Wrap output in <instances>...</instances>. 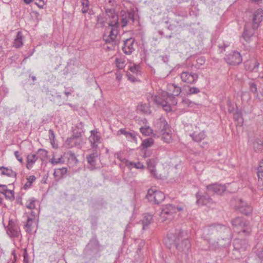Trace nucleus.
Returning a JSON list of instances; mask_svg holds the SVG:
<instances>
[{"instance_id": "obj_49", "label": "nucleus", "mask_w": 263, "mask_h": 263, "mask_svg": "<svg viewBox=\"0 0 263 263\" xmlns=\"http://www.w3.org/2000/svg\"><path fill=\"white\" fill-rule=\"evenodd\" d=\"M4 195L6 199L10 200H12L14 198L13 192L11 190H8Z\"/></svg>"}, {"instance_id": "obj_18", "label": "nucleus", "mask_w": 263, "mask_h": 263, "mask_svg": "<svg viewBox=\"0 0 263 263\" xmlns=\"http://www.w3.org/2000/svg\"><path fill=\"white\" fill-rule=\"evenodd\" d=\"M190 136L192 138V139L196 142H200L202 140H203L206 136L204 131L199 132L195 131L192 134H190Z\"/></svg>"}, {"instance_id": "obj_30", "label": "nucleus", "mask_w": 263, "mask_h": 263, "mask_svg": "<svg viewBox=\"0 0 263 263\" xmlns=\"http://www.w3.org/2000/svg\"><path fill=\"white\" fill-rule=\"evenodd\" d=\"M67 155L68 156L67 157L68 162L69 164L72 165V166L76 164L78 160L77 159L76 155L74 153L69 151L67 152Z\"/></svg>"}, {"instance_id": "obj_26", "label": "nucleus", "mask_w": 263, "mask_h": 263, "mask_svg": "<svg viewBox=\"0 0 263 263\" xmlns=\"http://www.w3.org/2000/svg\"><path fill=\"white\" fill-rule=\"evenodd\" d=\"M23 35L21 31L17 33L16 36L13 42V46L16 48H20L23 46Z\"/></svg>"}, {"instance_id": "obj_11", "label": "nucleus", "mask_w": 263, "mask_h": 263, "mask_svg": "<svg viewBox=\"0 0 263 263\" xmlns=\"http://www.w3.org/2000/svg\"><path fill=\"white\" fill-rule=\"evenodd\" d=\"M239 204L236 206V209L240 213L248 216L251 214L252 208L250 205L245 203L241 199H239Z\"/></svg>"}, {"instance_id": "obj_55", "label": "nucleus", "mask_w": 263, "mask_h": 263, "mask_svg": "<svg viewBox=\"0 0 263 263\" xmlns=\"http://www.w3.org/2000/svg\"><path fill=\"white\" fill-rule=\"evenodd\" d=\"M14 155L16 158V159L20 162L21 163H23V158L21 156V154L18 151H15L14 152Z\"/></svg>"}, {"instance_id": "obj_25", "label": "nucleus", "mask_w": 263, "mask_h": 263, "mask_svg": "<svg viewBox=\"0 0 263 263\" xmlns=\"http://www.w3.org/2000/svg\"><path fill=\"white\" fill-rule=\"evenodd\" d=\"M118 134H122L125 136V137L129 140H135L136 139V136L134 135V133H131L130 132L126 130L125 129L121 128L118 132Z\"/></svg>"}, {"instance_id": "obj_29", "label": "nucleus", "mask_w": 263, "mask_h": 263, "mask_svg": "<svg viewBox=\"0 0 263 263\" xmlns=\"http://www.w3.org/2000/svg\"><path fill=\"white\" fill-rule=\"evenodd\" d=\"M172 86L174 87V90L173 91V93H167V95H168L169 98H172L174 99V102H173V103L174 104L175 103L176 104V102H175V98L174 96H178L181 92V89L180 87H178L175 84H173Z\"/></svg>"}, {"instance_id": "obj_5", "label": "nucleus", "mask_w": 263, "mask_h": 263, "mask_svg": "<svg viewBox=\"0 0 263 263\" xmlns=\"http://www.w3.org/2000/svg\"><path fill=\"white\" fill-rule=\"evenodd\" d=\"M182 210L183 208L180 206H176L171 204H166L162 208L160 216L163 219V220H165L169 219V217L172 216L173 214Z\"/></svg>"}, {"instance_id": "obj_19", "label": "nucleus", "mask_w": 263, "mask_h": 263, "mask_svg": "<svg viewBox=\"0 0 263 263\" xmlns=\"http://www.w3.org/2000/svg\"><path fill=\"white\" fill-rule=\"evenodd\" d=\"M0 170H2L1 174L9 177H14L16 178L17 173L12 170L5 166H0Z\"/></svg>"}, {"instance_id": "obj_52", "label": "nucleus", "mask_w": 263, "mask_h": 263, "mask_svg": "<svg viewBox=\"0 0 263 263\" xmlns=\"http://www.w3.org/2000/svg\"><path fill=\"white\" fill-rule=\"evenodd\" d=\"M48 133H49V138L50 140L51 143H52V142H54V139L55 136H54V132L52 129H50L49 130Z\"/></svg>"}, {"instance_id": "obj_57", "label": "nucleus", "mask_w": 263, "mask_h": 263, "mask_svg": "<svg viewBox=\"0 0 263 263\" xmlns=\"http://www.w3.org/2000/svg\"><path fill=\"white\" fill-rule=\"evenodd\" d=\"M35 4L40 8H43V6L45 5L44 0H35Z\"/></svg>"}, {"instance_id": "obj_2", "label": "nucleus", "mask_w": 263, "mask_h": 263, "mask_svg": "<svg viewBox=\"0 0 263 263\" xmlns=\"http://www.w3.org/2000/svg\"><path fill=\"white\" fill-rule=\"evenodd\" d=\"M165 241L171 246L174 245L180 252H187L191 246L187 233L181 230H176L175 233H168Z\"/></svg>"}, {"instance_id": "obj_42", "label": "nucleus", "mask_w": 263, "mask_h": 263, "mask_svg": "<svg viewBox=\"0 0 263 263\" xmlns=\"http://www.w3.org/2000/svg\"><path fill=\"white\" fill-rule=\"evenodd\" d=\"M83 132L80 131L77 128H74L72 132V136L79 139H82V133Z\"/></svg>"}, {"instance_id": "obj_21", "label": "nucleus", "mask_w": 263, "mask_h": 263, "mask_svg": "<svg viewBox=\"0 0 263 263\" xmlns=\"http://www.w3.org/2000/svg\"><path fill=\"white\" fill-rule=\"evenodd\" d=\"M91 135L89 137V140L91 143V146L92 148H96L97 147L96 143L100 142V137L97 135L98 132L95 130H91Z\"/></svg>"}, {"instance_id": "obj_43", "label": "nucleus", "mask_w": 263, "mask_h": 263, "mask_svg": "<svg viewBox=\"0 0 263 263\" xmlns=\"http://www.w3.org/2000/svg\"><path fill=\"white\" fill-rule=\"evenodd\" d=\"M162 139L164 142L169 143L171 141V136L167 132L162 133Z\"/></svg>"}, {"instance_id": "obj_62", "label": "nucleus", "mask_w": 263, "mask_h": 263, "mask_svg": "<svg viewBox=\"0 0 263 263\" xmlns=\"http://www.w3.org/2000/svg\"><path fill=\"white\" fill-rule=\"evenodd\" d=\"M143 151V157H148L151 155L152 152L150 151L147 150V149H142Z\"/></svg>"}, {"instance_id": "obj_24", "label": "nucleus", "mask_w": 263, "mask_h": 263, "mask_svg": "<svg viewBox=\"0 0 263 263\" xmlns=\"http://www.w3.org/2000/svg\"><path fill=\"white\" fill-rule=\"evenodd\" d=\"M153 219V216L152 215L145 214L144 215L143 219L142 220V223L143 224V229L146 230L148 229L149 225L151 224Z\"/></svg>"}, {"instance_id": "obj_54", "label": "nucleus", "mask_w": 263, "mask_h": 263, "mask_svg": "<svg viewBox=\"0 0 263 263\" xmlns=\"http://www.w3.org/2000/svg\"><path fill=\"white\" fill-rule=\"evenodd\" d=\"M139 66L134 65V66L130 67L129 69L133 73H138L139 71Z\"/></svg>"}, {"instance_id": "obj_15", "label": "nucleus", "mask_w": 263, "mask_h": 263, "mask_svg": "<svg viewBox=\"0 0 263 263\" xmlns=\"http://www.w3.org/2000/svg\"><path fill=\"white\" fill-rule=\"evenodd\" d=\"M249 142L252 146L254 152L258 153L262 149L263 141L262 139L258 137H254L253 139H249Z\"/></svg>"}, {"instance_id": "obj_64", "label": "nucleus", "mask_w": 263, "mask_h": 263, "mask_svg": "<svg viewBox=\"0 0 263 263\" xmlns=\"http://www.w3.org/2000/svg\"><path fill=\"white\" fill-rule=\"evenodd\" d=\"M258 170L259 171V173L263 172V159L259 163Z\"/></svg>"}, {"instance_id": "obj_59", "label": "nucleus", "mask_w": 263, "mask_h": 263, "mask_svg": "<svg viewBox=\"0 0 263 263\" xmlns=\"http://www.w3.org/2000/svg\"><path fill=\"white\" fill-rule=\"evenodd\" d=\"M97 23L100 24L102 26H104V21L103 17L100 15L97 17Z\"/></svg>"}, {"instance_id": "obj_45", "label": "nucleus", "mask_w": 263, "mask_h": 263, "mask_svg": "<svg viewBox=\"0 0 263 263\" xmlns=\"http://www.w3.org/2000/svg\"><path fill=\"white\" fill-rule=\"evenodd\" d=\"M51 163L53 165L57 164L58 163H64V160H63V157L62 156L60 157L58 159H55L53 157L50 161Z\"/></svg>"}, {"instance_id": "obj_28", "label": "nucleus", "mask_w": 263, "mask_h": 263, "mask_svg": "<svg viewBox=\"0 0 263 263\" xmlns=\"http://www.w3.org/2000/svg\"><path fill=\"white\" fill-rule=\"evenodd\" d=\"M37 159L38 157L35 154H30L28 155L27 158V168L28 169H30L32 164L35 162Z\"/></svg>"}, {"instance_id": "obj_46", "label": "nucleus", "mask_w": 263, "mask_h": 263, "mask_svg": "<svg viewBox=\"0 0 263 263\" xmlns=\"http://www.w3.org/2000/svg\"><path fill=\"white\" fill-rule=\"evenodd\" d=\"M33 223V219L30 217H28L27 221L26 222V223L25 224V227L27 228L26 231L28 233H30L31 232V226Z\"/></svg>"}, {"instance_id": "obj_8", "label": "nucleus", "mask_w": 263, "mask_h": 263, "mask_svg": "<svg viewBox=\"0 0 263 263\" xmlns=\"http://www.w3.org/2000/svg\"><path fill=\"white\" fill-rule=\"evenodd\" d=\"M182 81L184 82L194 84L198 79V75L195 72L192 71H183L180 75Z\"/></svg>"}, {"instance_id": "obj_23", "label": "nucleus", "mask_w": 263, "mask_h": 263, "mask_svg": "<svg viewBox=\"0 0 263 263\" xmlns=\"http://www.w3.org/2000/svg\"><path fill=\"white\" fill-rule=\"evenodd\" d=\"M255 29H254L253 27L252 28H248L246 26H245L242 34L243 39L246 41L248 42L250 40L251 37L254 34Z\"/></svg>"}, {"instance_id": "obj_17", "label": "nucleus", "mask_w": 263, "mask_h": 263, "mask_svg": "<svg viewBox=\"0 0 263 263\" xmlns=\"http://www.w3.org/2000/svg\"><path fill=\"white\" fill-rule=\"evenodd\" d=\"M151 98L154 102L157 105L162 106L163 104H166V102L167 101V100L169 97L167 93H165L162 95L155 96L154 97L152 96Z\"/></svg>"}, {"instance_id": "obj_35", "label": "nucleus", "mask_w": 263, "mask_h": 263, "mask_svg": "<svg viewBox=\"0 0 263 263\" xmlns=\"http://www.w3.org/2000/svg\"><path fill=\"white\" fill-rule=\"evenodd\" d=\"M140 132L144 136H149L153 133V130L149 126L141 127L140 128Z\"/></svg>"}, {"instance_id": "obj_61", "label": "nucleus", "mask_w": 263, "mask_h": 263, "mask_svg": "<svg viewBox=\"0 0 263 263\" xmlns=\"http://www.w3.org/2000/svg\"><path fill=\"white\" fill-rule=\"evenodd\" d=\"M162 106L163 109L166 111H170L171 110V107L170 105H168L167 101L166 102V104H163Z\"/></svg>"}, {"instance_id": "obj_40", "label": "nucleus", "mask_w": 263, "mask_h": 263, "mask_svg": "<svg viewBox=\"0 0 263 263\" xmlns=\"http://www.w3.org/2000/svg\"><path fill=\"white\" fill-rule=\"evenodd\" d=\"M234 119L235 121H236L239 123L242 122L243 119L242 117V114L240 111L237 110L234 114Z\"/></svg>"}, {"instance_id": "obj_53", "label": "nucleus", "mask_w": 263, "mask_h": 263, "mask_svg": "<svg viewBox=\"0 0 263 263\" xmlns=\"http://www.w3.org/2000/svg\"><path fill=\"white\" fill-rule=\"evenodd\" d=\"M256 255L258 258L259 259V260L261 262L263 261V249H261L260 250H258L257 251Z\"/></svg>"}, {"instance_id": "obj_47", "label": "nucleus", "mask_w": 263, "mask_h": 263, "mask_svg": "<svg viewBox=\"0 0 263 263\" xmlns=\"http://www.w3.org/2000/svg\"><path fill=\"white\" fill-rule=\"evenodd\" d=\"M8 231H9L13 237H17L18 236V232L14 229L12 226H10V221H9Z\"/></svg>"}, {"instance_id": "obj_48", "label": "nucleus", "mask_w": 263, "mask_h": 263, "mask_svg": "<svg viewBox=\"0 0 263 263\" xmlns=\"http://www.w3.org/2000/svg\"><path fill=\"white\" fill-rule=\"evenodd\" d=\"M200 92V90L199 88L193 87H190L188 89V90L186 91L188 95H193V94H197Z\"/></svg>"}, {"instance_id": "obj_14", "label": "nucleus", "mask_w": 263, "mask_h": 263, "mask_svg": "<svg viewBox=\"0 0 263 263\" xmlns=\"http://www.w3.org/2000/svg\"><path fill=\"white\" fill-rule=\"evenodd\" d=\"M135 42V39L130 37L124 41V46L122 50L126 54H130L134 51V48L133 44Z\"/></svg>"}, {"instance_id": "obj_10", "label": "nucleus", "mask_w": 263, "mask_h": 263, "mask_svg": "<svg viewBox=\"0 0 263 263\" xmlns=\"http://www.w3.org/2000/svg\"><path fill=\"white\" fill-rule=\"evenodd\" d=\"M206 187L209 191L219 195H221L226 190V186L224 185L218 183L209 184Z\"/></svg>"}, {"instance_id": "obj_37", "label": "nucleus", "mask_w": 263, "mask_h": 263, "mask_svg": "<svg viewBox=\"0 0 263 263\" xmlns=\"http://www.w3.org/2000/svg\"><path fill=\"white\" fill-rule=\"evenodd\" d=\"M259 65V63L257 60L252 61L250 62L249 69L252 71L257 72Z\"/></svg>"}, {"instance_id": "obj_4", "label": "nucleus", "mask_w": 263, "mask_h": 263, "mask_svg": "<svg viewBox=\"0 0 263 263\" xmlns=\"http://www.w3.org/2000/svg\"><path fill=\"white\" fill-rule=\"evenodd\" d=\"M113 18H116V21H111L109 23V26L111 27L109 34L107 39L105 40L106 43H111L112 45L117 44V41L115 40L116 36L118 33L117 28L119 26L118 22V15H114Z\"/></svg>"}, {"instance_id": "obj_50", "label": "nucleus", "mask_w": 263, "mask_h": 263, "mask_svg": "<svg viewBox=\"0 0 263 263\" xmlns=\"http://www.w3.org/2000/svg\"><path fill=\"white\" fill-rule=\"evenodd\" d=\"M126 14H127L126 15L127 16L128 20H132L133 22H134V21H135V18H134L135 12H134V10H132L130 11H127V12L126 11Z\"/></svg>"}, {"instance_id": "obj_60", "label": "nucleus", "mask_w": 263, "mask_h": 263, "mask_svg": "<svg viewBox=\"0 0 263 263\" xmlns=\"http://www.w3.org/2000/svg\"><path fill=\"white\" fill-rule=\"evenodd\" d=\"M228 111L230 113H232L234 110V107L233 105L232 104L230 101H229L228 103Z\"/></svg>"}, {"instance_id": "obj_34", "label": "nucleus", "mask_w": 263, "mask_h": 263, "mask_svg": "<svg viewBox=\"0 0 263 263\" xmlns=\"http://www.w3.org/2000/svg\"><path fill=\"white\" fill-rule=\"evenodd\" d=\"M27 182L24 184V189L27 190L30 188L32 183L36 180V177L34 175L29 176L27 178Z\"/></svg>"}, {"instance_id": "obj_20", "label": "nucleus", "mask_w": 263, "mask_h": 263, "mask_svg": "<svg viewBox=\"0 0 263 263\" xmlns=\"http://www.w3.org/2000/svg\"><path fill=\"white\" fill-rule=\"evenodd\" d=\"M98 157V154L96 151H93V153L86 157L88 163L92 167H95L96 164V159Z\"/></svg>"}, {"instance_id": "obj_38", "label": "nucleus", "mask_w": 263, "mask_h": 263, "mask_svg": "<svg viewBox=\"0 0 263 263\" xmlns=\"http://www.w3.org/2000/svg\"><path fill=\"white\" fill-rule=\"evenodd\" d=\"M160 126L162 127L161 132H166L169 128V125H168L166 121L164 119H160Z\"/></svg>"}, {"instance_id": "obj_16", "label": "nucleus", "mask_w": 263, "mask_h": 263, "mask_svg": "<svg viewBox=\"0 0 263 263\" xmlns=\"http://www.w3.org/2000/svg\"><path fill=\"white\" fill-rule=\"evenodd\" d=\"M83 143L82 139H79L71 136L67 138L65 142L66 147L70 148L75 146L79 147Z\"/></svg>"}, {"instance_id": "obj_33", "label": "nucleus", "mask_w": 263, "mask_h": 263, "mask_svg": "<svg viewBox=\"0 0 263 263\" xmlns=\"http://www.w3.org/2000/svg\"><path fill=\"white\" fill-rule=\"evenodd\" d=\"M126 15L125 11L122 10L120 12V21L122 27H124L127 25L128 18Z\"/></svg>"}, {"instance_id": "obj_44", "label": "nucleus", "mask_w": 263, "mask_h": 263, "mask_svg": "<svg viewBox=\"0 0 263 263\" xmlns=\"http://www.w3.org/2000/svg\"><path fill=\"white\" fill-rule=\"evenodd\" d=\"M37 154L39 155L38 158L40 157V159L43 160L47 157V152L43 149H39Z\"/></svg>"}, {"instance_id": "obj_36", "label": "nucleus", "mask_w": 263, "mask_h": 263, "mask_svg": "<svg viewBox=\"0 0 263 263\" xmlns=\"http://www.w3.org/2000/svg\"><path fill=\"white\" fill-rule=\"evenodd\" d=\"M154 194L155 190L150 189L147 191V193L145 197L149 202H152L153 203H154Z\"/></svg>"}, {"instance_id": "obj_56", "label": "nucleus", "mask_w": 263, "mask_h": 263, "mask_svg": "<svg viewBox=\"0 0 263 263\" xmlns=\"http://www.w3.org/2000/svg\"><path fill=\"white\" fill-rule=\"evenodd\" d=\"M74 128H77L80 131L84 132L83 128H84V124L82 122H80L77 124Z\"/></svg>"}, {"instance_id": "obj_7", "label": "nucleus", "mask_w": 263, "mask_h": 263, "mask_svg": "<svg viewBox=\"0 0 263 263\" xmlns=\"http://www.w3.org/2000/svg\"><path fill=\"white\" fill-rule=\"evenodd\" d=\"M196 204L200 205H206L213 203L212 199L210 197L207 193L201 194L198 192L196 195Z\"/></svg>"}, {"instance_id": "obj_22", "label": "nucleus", "mask_w": 263, "mask_h": 263, "mask_svg": "<svg viewBox=\"0 0 263 263\" xmlns=\"http://www.w3.org/2000/svg\"><path fill=\"white\" fill-rule=\"evenodd\" d=\"M165 198L164 194L163 192L155 190L154 204H159L164 200Z\"/></svg>"}, {"instance_id": "obj_39", "label": "nucleus", "mask_w": 263, "mask_h": 263, "mask_svg": "<svg viewBox=\"0 0 263 263\" xmlns=\"http://www.w3.org/2000/svg\"><path fill=\"white\" fill-rule=\"evenodd\" d=\"M36 201V199L34 198H32L27 201L26 206L28 209H33L35 208V205L34 202Z\"/></svg>"}, {"instance_id": "obj_51", "label": "nucleus", "mask_w": 263, "mask_h": 263, "mask_svg": "<svg viewBox=\"0 0 263 263\" xmlns=\"http://www.w3.org/2000/svg\"><path fill=\"white\" fill-rule=\"evenodd\" d=\"M250 89L254 94H257V88L255 83H251L250 84Z\"/></svg>"}, {"instance_id": "obj_63", "label": "nucleus", "mask_w": 263, "mask_h": 263, "mask_svg": "<svg viewBox=\"0 0 263 263\" xmlns=\"http://www.w3.org/2000/svg\"><path fill=\"white\" fill-rule=\"evenodd\" d=\"M131 164H133L134 166L137 168H143L144 167L143 165L140 162L132 163Z\"/></svg>"}, {"instance_id": "obj_58", "label": "nucleus", "mask_w": 263, "mask_h": 263, "mask_svg": "<svg viewBox=\"0 0 263 263\" xmlns=\"http://www.w3.org/2000/svg\"><path fill=\"white\" fill-rule=\"evenodd\" d=\"M8 190L6 185H0V193L4 194Z\"/></svg>"}, {"instance_id": "obj_12", "label": "nucleus", "mask_w": 263, "mask_h": 263, "mask_svg": "<svg viewBox=\"0 0 263 263\" xmlns=\"http://www.w3.org/2000/svg\"><path fill=\"white\" fill-rule=\"evenodd\" d=\"M263 17V10L262 9H258L256 10L253 14L252 20V27L254 29H257L259 23L262 21Z\"/></svg>"}, {"instance_id": "obj_41", "label": "nucleus", "mask_w": 263, "mask_h": 263, "mask_svg": "<svg viewBox=\"0 0 263 263\" xmlns=\"http://www.w3.org/2000/svg\"><path fill=\"white\" fill-rule=\"evenodd\" d=\"M147 164L148 170L155 168L156 164V159L155 158L148 159L147 161Z\"/></svg>"}, {"instance_id": "obj_1", "label": "nucleus", "mask_w": 263, "mask_h": 263, "mask_svg": "<svg viewBox=\"0 0 263 263\" xmlns=\"http://www.w3.org/2000/svg\"><path fill=\"white\" fill-rule=\"evenodd\" d=\"M202 237L209 243L211 249L216 250L230 243L232 233L230 228L214 223L203 228Z\"/></svg>"}, {"instance_id": "obj_32", "label": "nucleus", "mask_w": 263, "mask_h": 263, "mask_svg": "<svg viewBox=\"0 0 263 263\" xmlns=\"http://www.w3.org/2000/svg\"><path fill=\"white\" fill-rule=\"evenodd\" d=\"M137 109L142 113L150 114L151 110L149 105L146 104H141L137 106Z\"/></svg>"}, {"instance_id": "obj_6", "label": "nucleus", "mask_w": 263, "mask_h": 263, "mask_svg": "<svg viewBox=\"0 0 263 263\" xmlns=\"http://www.w3.org/2000/svg\"><path fill=\"white\" fill-rule=\"evenodd\" d=\"M224 60L228 64L232 65H239L242 61L240 53L237 51H234L227 55Z\"/></svg>"}, {"instance_id": "obj_13", "label": "nucleus", "mask_w": 263, "mask_h": 263, "mask_svg": "<svg viewBox=\"0 0 263 263\" xmlns=\"http://www.w3.org/2000/svg\"><path fill=\"white\" fill-rule=\"evenodd\" d=\"M100 249V243L96 236L92 237L86 247V249L97 253Z\"/></svg>"}, {"instance_id": "obj_9", "label": "nucleus", "mask_w": 263, "mask_h": 263, "mask_svg": "<svg viewBox=\"0 0 263 263\" xmlns=\"http://www.w3.org/2000/svg\"><path fill=\"white\" fill-rule=\"evenodd\" d=\"M233 247L234 250L241 253L246 251L248 247V242L246 239H235L234 240Z\"/></svg>"}, {"instance_id": "obj_3", "label": "nucleus", "mask_w": 263, "mask_h": 263, "mask_svg": "<svg viewBox=\"0 0 263 263\" xmlns=\"http://www.w3.org/2000/svg\"><path fill=\"white\" fill-rule=\"evenodd\" d=\"M231 224L234 232L242 236H248L252 232L250 222L243 217H236L231 220Z\"/></svg>"}, {"instance_id": "obj_27", "label": "nucleus", "mask_w": 263, "mask_h": 263, "mask_svg": "<svg viewBox=\"0 0 263 263\" xmlns=\"http://www.w3.org/2000/svg\"><path fill=\"white\" fill-rule=\"evenodd\" d=\"M67 169L66 167L56 168L54 170L53 175L54 177H58L59 179L63 178L64 175L67 173Z\"/></svg>"}, {"instance_id": "obj_31", "label": "nucleus", "mask_w": 263, "mask_h": 263, "mask_svg": "<svg viewBox=\"0 0 263 263\" xmlns=\"http://www.w3.org/2000/svg\"><path fill=\"white\" fill-rule=\"evenodd\" d=\"M153 144L154 140L152 138H148L144 140L141 144L142 149H147L148 147L152 146Z\"/></svg>"}]
</instances>
